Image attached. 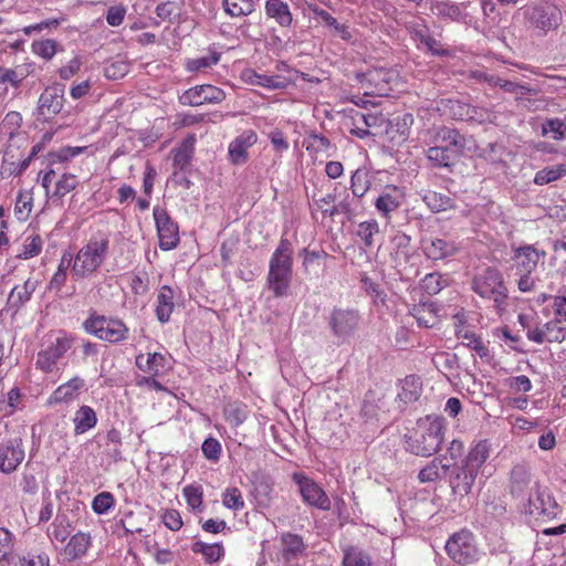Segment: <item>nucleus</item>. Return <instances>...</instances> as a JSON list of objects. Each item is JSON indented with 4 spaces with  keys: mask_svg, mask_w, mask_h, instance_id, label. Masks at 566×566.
<instances>
[{
    "mask_svg": "<svg viewBox=\"0 0 566 566\" xmlns=\"http://www.w3.org/2000/svg\"><path fill=\"white\" fill-rule=\"evenodd\" d=\"M443 418L427 416L416 422L410 434L405 436L406 450L419 457L437 453L443 441Z\"/></svg>",
    "mask_w": 566,
    "mask_h": 566,
    "instance_id": "f257e3e1",
    "label": "nucleus"
},
{
    "mask_svg": "<svg viewBox=\"0 0 566 566\" xmlns=\"http://www.w3.org/2000/svg\"><path fill=\"white\" fill-rule=\"evenodd\" d=\"M293 245L286 238H281L269 264L268 286L275 297L287 294L292 281Z\"/></svg>",
    "mask_w": 566,
    "mask_h": 566,
    "instance_id": "f03ea898",
    "label": "nucleus"
},
{
    "mask_svg": "<svg viewBox=\"0 0 566 566\" xmlns=\"http://www.w3.org/2000/svg\"><path fill=\"white\" fill-rule=\"evenodd\" d=\"M109 240L92 238L76 254L72 271L76 276L85 277L95 272L105 261Z\"/></svg>",
    "mask_w": 566,
    "mask_h": 566,
    "instance_id": "7ed1b4c3",
    "label": "nucleus"
},
{
    "mask_svg": "<svg viewBox=\"0 0 566 566\" xmlns=\"http://www.w3.org/2000/svg\"><path fill=\"white\" fill-rule=\"evenodd\" d=\"M472 290L481 297L493 300L496 307L503 305L507 298L503 276L495 268H488L476 275L472 281Z\"/></svg>",
    "mask_w": 566,
    "mask_h": 566,
    "instance_id": "20e7f679",
    "label": "nucleus"
},
{
    "mask_svg": "<svg viewBox=\"0 0 566 566\" xmlns=\"http://www.w3.org/2000/svg\"><path fill=\"white\" fill-rule=\"evenodd\" d=\"M84 329L102 340L118 343L127 338L128 328L116 318L104 315H91L84 323Z\"/></svg>",
    "mask_w": 566,
    "mask_h": 566,
    "instance_id": "39448f33",
    "label": "nucleus"
},
{
    "mask_svg": "<svg viewBox=\"0 0 566 566\" xmlns=\"http://www.w3.org/2000/svg\"><path fill=\"white\" fill-rule=\"evenodd\" d=\"M525 21L533 28L547 33L559 27L563 20L562 11L553 3L543 2L527 6L524 11Z\"/></svg>",
    "mask_w": 566,
    "mask_h": 566,
    "instance_id": "423d86ee",
    "label": "nucleus"
},
{
    "mask_svg": "<svg viewBox=\"0 0 566 566\" xmlns=\"http://www.w3.org/2000/svg\"><path fill=\"white\" fill-rule=\"evenodd\" d=\"M446 551L449 557L460 565L472 564L479 556L474 536L468 530L454 533L446 543Z\"/></svg>",
    "mask_w": 566,
    "mask_h": 566,
    "instance_id": "0eeeda50",
    "label": "nucleus"
},
{
    "mask_svg": "<svg viewBox=\"0 0 566 566\" xmlns=\"http://www.w3.org/2000/svg\"><path fill=\"white\" fill-rule=\"evenodd\" d=\"M360 315L357 310L334 307L329 314L328 325L339 343H345L357 331Z\"/></svg>",
    "mask_w": 566,
    "mask_h": 566,
    "instance_id": "6e6552de",
    "label": "nucleus"
},
{
    "mask_svg": "<svg viewBox=\"0 0 566 566\" xmlns=\"http://www.w3.org/2000/svg\"><path fill=\"white\" fill-rule=\"evenodd\" d=\"M524 512L536 520L549 521L557 516L559 506L547 489L536 485L534 494L527 499Z\"/></svg>",
    "mask_w": 566,
    "mask_h": 566,
    "instance_id": "1a4fd4ad",
    "label": "nucleus"
},
{
    "mask_svg": "<svg viewBox=\"0 0 566 566\" xmlns=\"http://www.w3.org/2000/svg\"><path fill=\"white\" fill-rule=\"evenodd\" d=\"M154 219L160 249L168 251L176 248L179 242L178 224L171 220L164 208L158 206L154 208Z\"/></svg>",
    "mask_w": 566,
    "mask_h": 566,
    "instance_id": "9d476101",
    "label": "nucleus"
},
{
    "mask_svg": "<svg viewBox=\"0 0 566 566\" xmlns=\"http://www.w3.org/2000/svg\"><path fill=\"white\" fill-rule=\"evenodd\" d=\"M226 98V93L213 85L205 84L190 87L179 96V102L186 106H200L202 104H217Z\"/></svg>",
    "mask_w": 566,
    "mask_h": 566,
    "instance_id": "9b49d317",
    "label": "nucleus"
},
{
    "mask_svg": "<svg viewBox=\"0 0 566 566\" xmlns=\"http://www.w3.org/2000/svg\"><path fill=\"white\" fill-rule=\"evenodd\" d=\"M293 479L298 484L300 493L305 503L323 511L331 509L329 497L316 482L302 474H294Z\"/></svg>",
    "mask_w": 566,
    "mask_h": 566,
    "instance_id": "f8f14e48",
    "label": "nucleus"
},
{
    "mask_svg": "<svg viewBox=\"0 0 566 566\" xmlns=\"http://www.w3.org/2000/svg\"><path fill=\"white\" fill-rule=\"evenodd\" d=\"M73 339L66 336L57 337L48 348L38 353L36 367L44 373H51L57 360L71 348Z\"/></svg>",
    "mask_w": 566,
    "mask_h": 566,
    "instance_id": "ddd939ff",
    "label": "nucleus"
},
{
    "mask_svg": "<svg viewBox=\"0 0 566 566\" xmlns=\"http://www.w3.org/2000/svg\"><path fill=\"white\" fill-rule=\"evenodd\" d=\"M24 459L20 438L9 439L0 444V471L6 474L14 472Z\"/></svg>",
    "mask_w": 566,
    "mask_h": 566,
    "instance_id": "4468645a",
    "label": "nucleus"
},
{
    "mask_svg": "<svg viewBox=\"0 0 566 566\" xmlns=\"http://www.w3.org/2000/svg\"><path fill=\"white\" fill-rule=\"evenodd\" d=\"M64 104V85L54 84L44 90L40 95L38 112L45 118L59 114Z\"/></svg>",
    "mask_w": 566,
    "mask_h": 566,
    "instance_id": "2eb2a0df",
    "label": "nucleus"
},
{
    "mask_svg": "<svg viewBox=\"0 0 566 566\" xmlns=\"http://www.w3.org/2000/svg\"><path fill=\"white\" fill-rule=\"evenodd\" d=\"M421 248L423 254L432 261L444 260L458 252L454 241L441 238H424L421 240Z\"/></svg>",
    "mask_w": 566,
    "mask_h": 566,
    "instance_id": "dca6fc26",
    "label": "nucleus"
},
{
    "mask_svg": "<svg viewBox=\"0 0 566 566\" xmlns=\"http://www.w3.org/2000/svg\"><path fill=\"white\" fill-rule=\"evenodd\" d=\"M478 473L467 465L454 467L449 476V483L452 492L460 496H465L471 492Z\"/></svg>",
    "mask_w": 566,
    "mask_h": 566,
    "instance_id": "f3484780",
    "label": "nucleus"
},
{
    "mask_svg": "<svg viewBox=\"0 0 566 566\" xmlns=\"http://www.w3.org/2000/svg\"><path fill=\"white\" fill-rule=\"evenodd\" d=\"M436 143L453 154L458 159L465 148V137L457 129L447 126L440 127L436 133Z\"/></svg>",
    "mask_w": 566,
    "mask_h": 566,
    "instance_id": "a211bd4d",
    "label": "nucleus"
},
{
    "mask_svg": "<svg viewBox=\"0 0 566 566\" xmlns=\"http://www.w3.org/2000/svg\"><path fill=\"white\" fill-rule=\"evenodd\" d=\"M411 38L424 45L427 50L436 56H450V50L444 49L440 41H438L430 32L426 24H413L410 27Z\"/></svg>",
    "mask_w": 566,
    "mask_h": 566,
    "instance_id": "6ab92c4d",
    "label": "nucleus"
},
{
    "mask_svg": "<svg viewBox=\"0 0 566 566\" xmlns=\"http://www.w3.org/2000/svg\"><path fill=\"white\" fill-rule=\"evenodd\" d=\"M38 281L31 279H28L22 285H15L8 296L6 310L11 311L12 315H15L30 301Z\"/></svg>",
    "mask_w": 566,
    "mask_h": 566,
    "instance_id": "aec40b11",
    "label": "nucleus"
},
{
    "mask_svg": "<svg viewBox=\"0 0 566 566\" xmlns=\"http://www.w3.org/2000/svg\"><path fill=\"white\" fill-rule=\"evenodd\" d=\"M256 143V134L252 130L244 132L229 145L230 160L234 165H243L248 161V149Z\"/></svg>",
    "mask_w": 566,
    "mask_h": 566,
    "instance_id": "412c9836",
    "label": "nucleus"
},
{
    "mask_svg": "<svg viewBox=\"0 0 566 566\" xmlns=\"http://www.w3.org/2000/svg\"><path fill=\"white\" fill-rule=\"evenodd\" d=\"M531 484V473L526 465L516 464L510 474V492L516 497L524 500Z\"/></svg>",
    "mask_w": 566,
    "mask_h": 566,
    "instance_id": "4be33fe9",
    "label": "nucleus"
},
{
    "mask_svg": "<svg viewBox=\"0 0 566 566\" xmlns=\"http://www.w3.org/2000/svg\"><path fill=\"white\" fill-rule=\"evenodd\" d=\"M514 259L521 272L532 273L539 261V253L532 245H523L514 249Z\"/></svg>",
    "mask_w": 566,
    "mask_h": 566,
    "instance_id": "5701e85b",
    "label": "nucleus"
},
{
    "mask_svg": "<svg viewBox=\"0 0 566 566\" xmlns=\"http://www.w3.org/2000/svg\"><path fill=\"white\" fill-rule=\"evenodd\" d=\"M402 193L397 187L382 192L375 201V207L384 216L388 217L390 212L397 210L402 202Z\"/></svg>",
    "mask_w": 566,
    "mask_h": 566,
    "instance_id": "b1692460",
    "label": "nucleus"
},
{
    "mask_svg": "<svg viewBox=\"0 0 566 566\" xmlns=\"http://www.w3.org/2000/svg\"><path fill=\"white\" fill-rule=\"evenodd\" d=\"M91 545L88 533L77 532L74 534L64 548V554L69 560H76L83 557Z\"/></svg>",
    "mask_w": 566,
    "mask_h": 566,
    "instance_id": "393cba45",
    "label": "nucleus"
},
{
    "mask_svg": "<svg viewBox=\"0 0 566 566\" xmlns=\"http://www.w3.org/2000/svg\"><path fill=\"white\" fill-rule=\"evenodd\" d=\"M84 386V380L80 377H74L65 384L59 386L51 395L50 403H61L72 400L76 392Z\"/></svg>",
    "mask_w": 566,
    "mask_h": 566,
    "instance_id": "a878e982",
    "label": "nucleus"
},
{
    "mask_svg": "<svg viewBox=\"0 0 566 566\" xmlns=\"http://www.w3.org/2000/svg\"><path fill=\"white\" fill-rule=\"evenodd\" d=\"M174 291L165 285L159 290L157 295L156 316L160 323H167L174 311Z\"/></svg>",
    "mask_w": 566,
    "mask_h": 566,
    "instance_id": "bb28decb",
    "label": "nucleus"
},
{
    "mask_svg": "<svg viewBox=\"0 0 566 566\" xmlns=\"http://www.w3.org/2000/svg\"><path fill=\"white\" fill-rule=\"evenodd\" d=\"M73 422H74V433L76 436L83 434L96 426V423H97L96 412L90 406H82L75 412Z\"/></svg>",
    "mask_w": 566,
    "mask_h": 566,
    "instance_id": "cd10ccee",
    "label": "nucleus"
},
{
    "mask_svg": "<svg viewBox=\"0 0 566 566\" xmlns=\"http://www.w3.org/2000/svg\"><path fill=\"white\" fill-rule=\"evenodd\" d=\"M73 528L70 516L66 513H57L51 524V528H48V535L51 539L63 543L66 541Z\"/></svg>",
    "mask_w": 566,
    "mask_h": 566,
    "instance_id": "c85d7f7f",
    "label": "nucleus"
},
{
    "mask_svg": "<svg viewBox=\"0 0 566 566\" xmlns=\"http://www.w3.org/2000/svg\"><path fill=\"white\" fill-rule=\"evenodd\" d=\"M281 541L283 544L282 556L285 562H290L298 557L305 551L303 538L297 534H282Z\"/></svg>",
    "mask_w": 566,
    "mask_h": 566,
    "instance_id": "c756f323",
    "label": "nucleus"
},
{
    "mask_svg": "<svg viewBox=\"0 0 566 566\" xmlns=\"http://www.w3.org/2000/svg\"><path fill=\"white\" fill-rule=\"evenodd\" d=\"M489 455L490 446L486 440H481L470 450L463 464L479 473L480 468L485 463Z\"/></svg>",
    "mask_w": 566,
    "mask_h": 566,
    "instance_id": "7c9ffc66",
    "label": "nucleus"
},
{
    "mask_svg": "<svg viewBox=\"0 0 566 566\" xmlns=\"http://www.w3.org/2000/svg\"><path fill=\"white\" fill-rule=\"evenodd\" d=\"M443 459H433L430 463H428L423 469L420 470L418 474V479L421 483L434 482L440 479L442 475H446L447 471L451 468L450 463L443 462Z\"/></svg>",
    "mask_w": 566,
    "mask_h": 566,
    "instance_id": "2f4dec72",
    "label": "nucleus"
},
{
    "mask_svg": "<svg viewBox=\"0 0 566 566\" xmlns=\"http://www.w3.org/2000/svg\"><path fill=\"white\" fill-rule=\"evenodd\" d=\"M265 11L270 18L276 20L281 27H290L292 23V13L289 6L282 0H266Z\"/></svg>",
    "mask_w": 566,
    "mask_h": 566,
    "instance_id": "473e14b6",
    "label": "nucleus"
},
{
    "mask_svg": "<svg viewBox=\"0 0 566 566\" xmlns=\"http://www.w3.org/2000/svg\"><path fill=\"white\" fill-rule=\"evenodd\" d=\"M422 391V384L416 376H407L402 381L398 399L405 405L415 402L419 399Z\"/></svg>",
    "mask_w": 566,
    "mask_h": 566,
    "instance_id": "72a5a7b5",
    "label": "nucleus"
},
{
    "mask_svg": "<svg viewBox=\"0 0 566 566\" xmlns=\"http://www.w3.org/2000/svg\"><path fill=\"white\" fill-rule=\"evenodd\" d=\"M422 200L432 212H441L455 208L454 200L448 195L436 191H428Z\"/></svg>",
    "mask_w": 566,
    "mask_h": 566,
    "instance_id": "f704fd0d",
    "label": "nucleus"
},
{
    "mask_svg": "<svg viewBox=\"0 0 566 566\" xmlns=\"http://www.w3.org/2000/svg\"><path fill=\"white\" fill-rule=\"evenodd\" d=\"M427 158L434 167L451 168L459 159L437 143L427 150Z\"/></svg>",
    "mask_w": 566,
    "mask_h": 566,
    "instance_id": "c9c22d12",
    "label": "nucleus"
},
{
    "mask_svg": "<svg viewBox=\"0 0 566 566\" xmlns=\"http://www.w3.org/2000/svg\"><path fill=\"white\" fill-rule=\"evenodd\" d=\"M367 82L374 85L379 95H382L388 90V85L391 82L392 73L385 69H374L365 74Z\"/></svg>",
    "mask_w": 566,
    "mask_h": 566,
    "instance_id": "e433bc0d",
    "label": "nucleus"
},
{
    "mask_svg": "<svg viewBox=\"0 0 566 566\" xmlns=\"http://www.w3.org/2000/svg\"><path fill=\"white\" fill-rule=\"evenodd\" d=\"M254 0H223L222 6L227 14L233 18L245 17L254 11Z\"/></svg>",
    "mask_w": 566,
    "mask_h": 566,
    "instance_id": "4c0bfd02",
    "label": "nucleus"
},
{
    "mask_svg": "<svg viewBox=\"0 0 566 566\" xmlns=\"http://www.w3.org/2000/svg\"><path fill=\"white\" fill-rule=\"evenodd\" d=\"M247 80L252 85H258L272 90H280L285 87V82L277 75L259 74L254 71L247 73Z\"/></svg>",
    "mask_w": 566,
    "mask_h": 566,
    "instance_id": "58836bf2",
    "label": "nucleus"
},
{
    "mask_svg": "<svg viewBox=\"0 0 566 566\" xmlns=\"http://www.w3.org/2000/svg\"><path fill=\"white\" fill-rule=\"evenodd\" d=\"M566 176V164H558L552 167H545L537 171L534 177V182L539 186L547 185L556 181Z\"/></svg>",
    "mask_w": 566,
    "mask_h": 566,
    "instance_id": "ea45409f",
    "label": "nucleus"
},
{
    "mask_svg": "<svg viewBox=\"0 0 566 566\" xmlns=\"http://www.w3.org/2000/svg\"><path fill=\"white\" fill-rule=\"evenodd\" d=\"M432 12L442 18H449L453 21L462 19V12L459 4L450 1H436L431 6Z\"/></svg>",
    "mask_w": 566,
    "mask_h": 566,
    "instance_id": "a19ab883",
    "label": "nucleus"
},
{
    "mask_svg": "<svg viewBox=\"0 0 566 566\" xmlns=\"http://www.w3.org/2000/svg\"><path fill=\"white\" fill-rule=\"evenodd\" d=\"M165 357L159 353L148 354L145 358L143 355L136 357L137 367L146 373L156 375L159 371V367L164 366Z\"/></svg>",
    "mask_w": 566,
    "mask_h": 566,
    "instance_id": "79ce46f5",
    "label": "nucleus"
},
{
    "mask_svg": "<svg viewBox=\"0 0 566 566\" xmlns=\"http://www.w3.org/2000/svg\"><path fill=\"white\" fill-rule=\"evenodd\" d=\"M343 566H371L368 554L361 549L350 546L344 551Z\"/></svg>",
    "mask_w": 566,
    "mask_h": 566,
    "instance_id": "37998d69",
    "label": "nucleus"
},
{
    "mask_svg": "<svg viewBox=\"0 0 566 566\" xmlns=\"http://www.w3.org/2000/svg\"><path fill=\"white\" fill-rule=\"evenodd\" d=\"M370 188L368 174L363 169H357L350 178V189L353 197L361 198Z\"/></svg>",
    "mask_w": 566,
    "mask_h": 566,
    "instance_id": "c03bdc74",
    "label": "nucleus"
},
{
    "mask_svg": "<svg viewBox=\"0 0 566 566\" xmlns=\"http://www.w3.org/2000/svg\"><path fill=\"white\" fill-rule=\"evenodd\" d=\"M193 154V138L187 139L182 143V145L176 150L174 156V166L184 170L186 169Z\"/></svg>",
    "mask_w": 566,
    "mask_h": 566,
    "instance_id": "a18cd8bd",
    "label": "nucleus"
},
{
    "mask_svg": "<svg viewBox=\"0 0 566 566\" xmlns=\"http://www.w3.org/2000/svg\"><path fill=\"white\" fill-rule=\"evenodd\" d=\"M13 551V536L11 532L4 527H0V563L8 562L11 564L14 560L12 556Z\"/></svg>",
    "mask_w": 566,
    "mask_h": 566,
    "instance_id": "49530a36",
    "label": "nucleus"
},
{
    "mask_svg": "<svg viewBox=\"0 0 566 566\" xmlns=\"http://www.w3.org/2000/svg\"><path fill=\"white\" fill-rule=\"evenodd\" d=\"M447 285V280L438 273H429L422 280V289L429 295L438 294Z\"/></svg>",
    "mask_w": 566,
    "mask_h": 566,
    "instance_id": "de8ad7c7",
    "label": "nucleus"
},
{
    "mask_svg": "<svg viewBox=\"0 0 566 566\" xmlns=\"http://www.w3.org/2000/svg\"><path fill=\"white\" fill-rule=\"evenodd\" d=\"M32 51L36 55L49 61L55 55L57 51V42L52 39L34 41L32 43Z\"/></svg>",
    "mask_w": 566,
    "mask_h": 566,
    "instance_id": "09e8293b",
    "label": "nucleus"
},
{
    "mask_svg": "<svg viewBox=\"0 0 566 566\" xmlns=\"http://www.w3.org/2000/svg\"><path fill=\"white\" fill-rule=\"evenodd\" d=\"M553 134V139L560 140L566 136V124L559 118H549L542 124V135Z\"/></svg>",
    "mask_w": 566,
    "mask_h": 566,
    "instance_id": "8fccbe9b",
    "label": "nucleus"
},
{
    "mask_svg": "<svg viewBox=\"0 0 566 566\" xmlns=\"http://www.w3.org/2000/svg\"><path fill=\"white\" fill-rule=\"evenodd\" d=\"M379 232V226L377 221L370 220L360 222L357 229V235L365 243L366 247H371L374 243V235Z\"/></svg>",
    "mask_w": 566,
    "mask_h": 566,
    "instance_id": "3c124183",
    "label": "nucleus"
},
{
    "mask_svg": "<svg viewBox=\"0 0 566 566\" xmlns=\"http://www.w3.org/2000/svg\"><path fill=\"white\" fill-rule=\"evenodd\" d=\"M545 342L562 343L565 339V328L559 326V319L551 321L543 326Z\"/></svg>",
    "mask_w": 566,
    "mask_h": 566,
    "instance_id": "603ef678",
    "label": "nucleus"
},
{
    "mask_svg": "<svg viewBox=\"0 0 566 566\" xmlns=\"http://www.w3.org/2000/svg\"><path fill=\"white\" fill-rule=\"evenodd\" d=\"M115 504V499L111 492L98 493L92 502L93 511L98 514H105Z\"/></svg>",
    "mask_w": 566,
    "mask_h": 566,
    "instance_id": "864d4df0",
    "label": "nucleus"
},
{
    "mask_svg": "<svg viewBox=\"0 0 566 566\" xmlns=\"http://www.w3.org/2000/svg\"><path fill=\"white\" fill-rule=\"evenodd\" d=\"M77 186L76 176L72 174H63L55 185L54 196L62 198Z\"/></svg>",
    "mask_w": 566,
    "mask_h": 566,
    "instance_id": "5fc2aeb1",
    "label": "nucleus"
},
{
    "mask_svg": "<svg viewBox=\"0 0 566 566\" xmlns=\"http://www.w3.org/2000/svg\"><path fill=\"white\" fill-rule=\"evenodd\" d=\"M12 566H49L50 557L45 553L28 554L27 556L19 557L17 562H12Z\"/></svg>",
    "mask_w": 566,
    "mask_h": 566,
    "instance_id": "6e6d98bb",
    "label": "nucleus"
},
{
    "mask_svg": "<svg viewBox=\"0 0 566 566\" xmlns=\"http://www.w3.org/2000/svg\"><path fill=\"white\" fill-rule=\"evenodd\" d=\"M184 495L187 504L192 510H199L202 505V490L201 486L188 485L184 489Z\"/></svg>",
    "mask_w": 566,
    "mask_h": 566,
    "instance_id": "4d7b16f0",
    "label": "nucleus"
},
{
    "mask_svg": "<svg viewBox=\"0 0 566 566\" xmlns=\"http://www.w3.org/2000/svg\"><path fill=\"white\" fill-rule=\"evenodd\" d=\"M223 504L228 509L240 510L244 506L241 492L237 488L227 489L223 494Z\"/></svg>",
    "mask_w": 566,
    "mask_h": 566,
    "instance_id": "13d9d810",
    "label": "nucleus"
},
{
    "mask_svg": "<svg viewBox=\"0 0 566 566\" xmlns=\"http://www.w3.org/2000/svg\"><path fill=\"white\" fill-rule=\"evenodd\" d=\"M224 415L227 421H229L234 427L242 424L247 419L245 410L237 405H230L226 407Z\"/></svg>",
    "mask_w": 566,
    "mask_h": 566,
    "instance_id": "bf43d9fd",
    "label": "nucleus"
},
{
    "mask_svg": "<svg viewBox=\"0 0 566 566\" xmlns=\"http://www.w3.org/2000/svg\"><path fill=\"white\" fill-rule=\"evenodd\" d=\"M203 455L211 461H218L221 454V444L214 438H207L202 443Z\"/></svg>",
    "mask_w": 566,
    "mask_h": 566,
    "instance_id": "052dcab7",
    "label": "nucleus"
},
{
    "mask_svg": "<svg viewBox=\"0 0 566 566\" xmlns=\"http://www.w3.org/2000/svg\"><path fill=\"white\" fill-rule=\"evenodd\" d=\"M332 147L331 140L321 134H311L308 137L307 150L326 153Z\"/></svg>",
    "mask_w": 566,
    "mask_h": 566,
    "instance_id": "680f3d73",
    "label": "nucleus"
},
{
    "mask_svg": "<svg viewBox=\"0 0 566 566\" xmlns=\"http://www.w3.org/2000/svg\"><path fill=\"white\" fill-rule=\"evenodd\" d=\"M470 104L461 101H449V112L455 120H469Z\"/></svg>",
    "mask_w": 566,
    "mask_h": 566,
    "instance_id": "e2e57ef3",
    "label": "nucleus"
},
{
    "mask_svg": "<svg viewBox=\"0 0 566 566\" xmlns=\"http://www.w3.org/2000/svg\"><path fill=\"white\" fill-rule=\"evenodd\" d=\"M156 13L161 20L172 22L174 18L178 15V6L172 1L160 2L156 8Z\"/></svg>",
    "mask_w": 566,
    "mask_h": 566,
    "instance_id": "0e129e2a",
    "label": "nucleus"
},
{
    "mask_svg": "<svg viewBox=\"0 0 566 566\" xmlns=\"http://www.w3.org/2000/svg\"><path fill=\"white\" fill-rule=\"evenodd\" d=\"M128 72V64L119 61L105 66L104 74L107 78L118 80L124 77Z\"/></svg>",
    "mask_w": 566,
    "mask_h": 566,
    "instance_id": "69168bd1",
    "label": "nucleus"
},
{
    "mask_svg": "<svg viewBox=\"0 0 566 566\" xmlns=\"http://www.w3.org/2000/svg\"><path fill=\"white\" fill-rule=\"evenodd\" d=\"M42 248V240L40 235H34L30 238V241H27V243L23 247V252L20 253L18 256L21 259H30L35 255H38L41 252Z\"/></svg>",
    "mask_w": 566,
    "mask_h": 566,
    "instance_id": "338daca9",
    "label": "nucleus"
},
{
    "mask_svg": "<svg viewBox=\"0 0 566 566\" xmlns=\"http://www.w3.org/2000/svg\"><path fill=\"white\" fill-rule=\"evenodd\" d=\"M126 9L123 6H114L107 10L106 21L112 27H118L123 23Z\"/></svg>",
    "mask_w": 566,
    "mask_h": 566,
    "instance_id": "774afa93",
    "label": "nucleus"
}]
</instances>
